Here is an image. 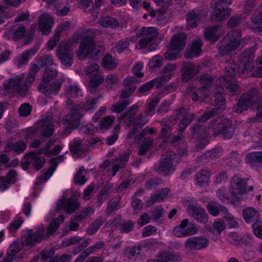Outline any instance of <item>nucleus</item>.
<instances>
[{"instance_id": "obj_1", "label": "nucleus", "mask_w": 262, "mask_h": 262, "mask_svg": "<svg viewBox=\"0 0 262 262\" xmlns=\"http://www.w3.org/2000/svg\"><path fill=\"white\" fill-rule=\"evenodd\" d=\"M80 206V203L72 198L59 200L56 205L55 211L56 213L59 212L60 214L57 217L50 222L46 234H44L45 227L42 225L37 227L35 229V231L32 229L26 230L21 238L20 243L14 241L9 246L7 250L8 255L15 258L17 257V254L23 249L24 246L32 248L36 244L46 239L54 234L60 225L63 223L64 217L63 212L60 211L63 210L64 212L72 213L78 209Z\"/></svg>"}, {"instance_id": "obj_2", "label": "nucleus", "mask_w": 262, "mask_h": 262, "mask_svg": "<svg viewBox=\"0 0 262 262\" xmlns=\"http://www.w3.org/2000/svg\"><path fill=\"white\" fill-rule=\"evenodd\" d=\"M98 100V98L91 100L89 99L82 105L75 104L72 106L70 113L65 116L62 119V122L64 125L66 133L69 134L72 130L79 126L83 112L93 110Z\"/></svg>"}, {"instance_id": "obj_3", "label": "nucleus", "mask_w": 262, "mask_h": 262, "mask_svg": "<svg viewBox=\"0 0 262 262\" xmlns=\"http://www.w3.org/2000/svg\"><path fill=\"white\" fill-rule=\"evenodd\" d=\"M105 48L102 42H94L90 38L84 37L79 46L77 55L80 60L86 58L99 59L104 54Z\"/></svg>"}, {"instance_id": "obj_4", "label": "nucleus", "mask_w": 262, "mask_h": 262, "mask_svg": "<svg viewBox=\"0 0 262 262\" xmlns=\"http://www.w3.org/2000/svg\"><path fill=\"white\" fill-rule=\"evenodd\" d=\"M57 75V71L55 69L48 68L43 74L42 81L38 84L39 91L48 97L52 98L56 95L61 88L62 81L59 79L52 83H49Z\"/></svg>"}, {"instance_id": "obj_5", "label": "nucleus", "mask_w": 262, "mask_h": 262, "mask_svg": "<svg viewBox=\"0 0 262 262\" xmlns=\"http://www.w3.org/2000/svg\"><path fill=\"white\" fill-rule=\"evenodd\" d=\"M249 38L241 39L234 37L232 34L224 36L217 43V48L219 54L223 56L228 55L236 50H241L247 42L250 41Z\"/></svg>"}, {"instance_id": "obj_6", "label": "nucleus", "mask_w": 262, "mask_h": 262, "mask_svg": "<svg viewBox=\"0 0 262 262\" xmlns=\"http://www.w3.org/2000/svg\"><path fill=\"white\" fill-rule=\"evenodd\" d=\"M215 106L213 108L205 112L201 116L197 118L196 121L200 123H204L209 119L221 113L225 108L226 99L223 95L222 89L214 90V95Z\"/></svg>"}, {"instance_id": "obj_7", "label": "nucleus", "mask_w": 262, "mask_h": 262, "mask_svg": "<svg viewBox=\"0 0 262 262\" xmlns=\"http://www.w3.org/2000/svg\"><path fill=\"white\" fill-rule=\"evenodd\" d=\"M24 77L25 75L21 74L7 80L4 84L5 95L18 94L21 96H26L28 92V87L23 85L22 82Z\"/></svg>"}, {"instance_id": "obj_8", "label": "nucleus", "mask_w": 262, "mask_h": 262, "mask_svg": "<svg viewBox=\"0 0 262 262\" xmlns=\"http://www.w3.org/2000/svg\"><path fill=\"white\" fill-rule=\"evenodd\" d=\"M177 156L178 155L173 151L166 152L160 159L159 163L154 166V170L164 176H168L171 174L175 170L173 162Z\"/></svg>"}, {"instance_id": "obj_9", "label": "nucleus", "mask_w": 262, "mask_h": 262, "mask_svg": "<svg viewBox=\"0 0 262 262\" xmlns=\"http://www.w3.org/2000/svg\"><path fill=\"white\" fill-rule=\"evenodd\" d=\"M147 120L143 114H140L139 118L133 123V127L127 135V138L134 139L135 141H140L147 134H153L155 130L153 128L145 127L140 131V129L147 122Z\"/></svg>"}, {"instance_id": "obj_10", "label": "nucleus", "mask_w": 262, "mask_h": 262, "mask_svg": "<svg viewBox=\"0 0 262 262\" xmlns=\"http://www.w3.org/2000/svg\"><path fill=\"white\" fill-rule=\"evenodd\" d=\"M218 120L215 119L210 122V126H213V135L215 137L222 134L224 138L231 139L234 133L232 121L228 119H224L216 123Z\"/></svg>"}, {"instance_id": "obj_11", "label": "nucleus", "mask_w": 262, "mask_h": 262, "mask_svg": "<svg viewBox=\"0 0 262 262\" xmlns=\"http://www.w3.org/2000/svg\"><path fill=\"white\" fill-rule=\"evenodd\" d=\"M257 96V91L255 89H252L243 94L237 104L233 107V111L236 113H241L244 111L247 110L253 105Z\"/></svg>"}, {"instance_id": "obj_12", "label": "nucleus", "mask_w": 262, "mask_h": 262, "mask_svg": "<svg viewBox=\"0 0 262 262\" xmlns=\"http://www.w3.org/2000/svg\"><path fill=\"white\" fill-rule=\"evenodd\" d=\"M137 36L141 37L139 42L140 49H144L158 36V30L155 27H142L137 32Z\"/></svg>"}, {"instance_id": "obj_13", "label": "nucleus", "mask_w": 262, "mask_h": 262, "mask_svg": "<svg viewBox=\"0 0 262 262\" xmlns=\"http://www.w3.org/2000/svg\"><path fill=\"white\" fill-rule=\"evenodd\" d=\"M233 180L234 184H233L230 188V193L232 197L231 202L234 205H238L241 201L240 194L247 191L246 186L248 179L234 176Z\"/></svg>"}, {"instance_id": "obj_14", "label": "nucleus", "mask_w": 262, "mask_h": 262, "mask_svg": "<svg viewBox=\"0 0 262 262\" xmlns=\"http://www.w3.org/2000/svg\"><path fill=\"white\" fill-rule=\"evenodd\" d=\"M72 44L71 41L61 42L57 49V55L61 63L66 67H70L73 63V54L71 50Z\"/></svg>"}, {"instance_id": "obj_15", "label": "nucleus", "mask_w": 262, "mask_h": 262, "mask_svg": "<svg viewBox=\"0 0 262 262\" xmlns=\"http://www.w3.org/2000/svg\"><path fill=\"white\" fill-rule=\"evenodd\" d=\"M209 240L203 236H193L188 238L184 244L185 249L187 252H192L207 248Z\"/></svg>"}, {"instance_id": "obj_16", "label": "nucleus", "mask_w": 262, "mask_h": 262, "mask_svg": "<svg viewBox=\"0 0 262 262\" xmlns=\"http://www.w3.org/2000/svg\"><path fill=\"white\" fill-rule=\"evenodd\" d=\"M91 242V239L90 238L83 239L82 237L80 236H74L62 241L61 245L63 247H67L78 245L72 252L73 254L76 255L86 248Z\"/></svg>"}, {"instance_id": "obj_17", "label": "nucleus", "mask_w": 262, "mask_h": 262, "mask_svg": "<svg viewBox=\"0 0 262 262\" xmlns=\"http://www.w3.org/2000/svg\"><path fill=\"white\" fill-rule=\"evenodd\" d=\"M188 213L195 220L205 224L208 221V216L205 209L200 205L190 204L187 206Z\"/></svg>"}, {"instance_id": "obj_18", "label": "nucleus", "mask_w": 262, "mask_h": 262, "mask_svg": "<svg viewBox=\"0 0 262 262\" xmlns=\"http://www.w3.org/2000/svg\"><path fill=\"white\" fill-rule=\"evenodd\" d=\"M40 135L45 138H49L54 131L53 116L48 115L38 122Z\"/></svg>"}, {"instance_id": "obj_19", "label": "nucleus", "mask_w": 262, "mask_h": 262, "mask_svg": "<svg viewBox=\"0 0 262 262\" xmlns=\"http://www.w3.org/2000/svg\"><path fill=\"white\" fill-rule=\"evenodd\" d=\"M140 82L137 78L133 76L126 78L122 82V85L126 88L123 90L119 96L120 99H125L129 97L136 89V84Z\"/></svg>"}, {"instance_id": "obj_20", "label": "nucleus", "mask_w": 262, "mask_h": 262, "mask_svg": "<svg viewBox=\"0 0 262 262\" xmlns=\"http://www.w3.org/2000/svg\"><path fill=\"white\" fill-rule=\"evenodd\" d=\"M200 70V66H195L190 62H184L182 66V80L187 82L194 75L198 74Z\"/></svg>"}, {"instance_id": "obj_21", "label": "nucleus", "mask_w": 262, "mask_h": 262, "mask_svg": "<svg viewBox=\"0 0 262 262\" xmlns=\"http://www.w3.org/2000/svg\"><path fill=\"white\" fill-rule=\"evenodd\" d=\"M254 49L250 48L249 51H244L240 56V61L243 64L244 69L251 71L254 67Z\"/></svg>"}, {"instance_id": "obj_22", "label": "nucleus", "mask_w": 262, "mask_h": 262, "mask_svg": "<svg viewBox=\"0 0 262 262\" xmlns=\"http://www.w3.org/2000/svg\"><path fill=\"white\" fill-rule=\"evenodd\" d=\"M63 158L64 156L62 155L57 158L51 159L50 160V163L51 164L50 166L47 169V172L38 179V183L39 184L43 183L48 180L56 169L58 164L62 161Z\"/></svg>"}, {"instance_id": "obj_23", "label": "nucleus", "mask_w": 262, "mask_h": 262, "mask_svg": "<svg viewBox=\"0 0 262 262\" xmlns=\"http://www.w3.org/2000/svg\"><path fill=\"white\" fill-rule=\"evenodd\" d=\"M186 38V36L184 33L175 34L170 41V50L181 52L185 46Z\"/></svg>"}, {"instance_id": "obj_24", "label": "nucleus", "mask_w": 262, "mask_h": 262, "mask_svg": "<svg viewBox=\"0 0 262 262\" xmlns=\"http://www.w3.org/2000/svg\"><path fill=\"white\" fill-rule=\"evenodd\" d=\"M190 134L193 138L196 139H200L201 137L204 139V143L202 144L200 143L198 144V146L201 148H203L207 144L208 142L206 138L207 135L205 132V128L201 125L197 123H194L192 125L191 128Z\"/></svg>"}, {"instance_id": "obj_25", "label": "nucleus", "mask_w": 262, "mask_h": 262, "mask_svg": "<svg viewBox=\"0 0 262 262\" xmlns=\"http://www.w3.org/2000/svg\"><path fill=\"white\" fill-rule=\"evenodd\" d=\"M53 24L52 17L47 14H42L39 20V28L43 34L47 35L51 31Z\"/></svg>"}, {"instance_id": "obj_26", "label": "nucleus", "mask_w": 262, "mask_h": 262, "mask_svg": "<svg viewBox=\"0 0 262 262\" xmlns=\"http://www.w3.org/2000/svg\"><path fill=\"white\" fill-rule=\"evenodd\" d=\"M17 172L14 169H10L6 177H0V191H3L8 188L11 184L16 182Z\"/></svg>"}, {"instance_id": "obj_27", "label": "nucleus", "mask_w": 262, "mask_h": 262, "mask_svg": "<svg viewBox=\"0 0 262 262\" xmlns=\"http://www.w3.org/2000/svg\"><path fill=\"white\" fill-rule=\"evenodd\" d=\"M27 148V143L23 140H20L15 143L9 141L5 147L4 151L6 152L13 151L16 154L23 152Z\"/></svg>"}, {"instance_id": "obj_28", "label": "nucleus", "mask_w": 262, "mask_h": 262, "mask_svg": "<svg viewBox=\"0 0 262 262\" xmlns=\"http://www.w3.org/2000/svg\"><path fill=\"white\" fill-rule=\"evenodd\" d=\"M176 65L174 63H168L166 65L162 71L163 75L159 79V82L157 85V88H160L168 81L171 76V73L176 69Z\"/></svg>"}, {"instance_id": "obj_29", "label": "nucleus", "mask_w": 262, "mask_h": 262, "mask_svg": "<svg viewBox=\"0 0 262 262\" xmlns=\"http://www.w3.org/2000/svg\"><path fill=\"white\" fill-rule=\"evenodd\" d=\"M138 106L136 104L130 106L128 110L122 113L119 117L120 120H123L125 125L129 127L132 124L133 125L134 122L137 119L139 116L137 118H135L136 112L134 111L137 109Z\"/></svg>"}, {"instance_id": "obj_30", "label": "nucleus", "mask_w": 262, "mask_h": 262, "mask_svg": "<svg viewBox=\"0 0 262 262\" xmlns=\"http://www.w3.org/2000/svg\"><path fill=\"white\" fill-rule=\"evenodd\" d=\"M160 259H149L147 262H176L182 259V256L171 252H162L160 253Z\"/></svg>"}, {"instance_id": "obj_31", "label": "nucleus", "mask_w": 262, "mask_h": 262, "mask_svg": "<svg viewBox=\"0 0 262 262\" xmlns=\"http://www.w3.org/2000/svg\"><path fill=\"white\" fill-rule=\"evenodd\" d=\"M25 157L29 158L31 165L36 170L40 169L45 163V158L39 156L36 150L28 152L25 155Z\"/></svg>"}, {"instance_id": "obj_32", "label": "nucleus", "mask_w": 262, "mask_h": 262, "mask_svg": "<svg viewBox=\"0 0 262 262\" xmlns=\"http://www.w3.org/2000/svg\"><path fill=\"white\" fill-rule=\"evenodd\" d=\"M220 27V26L217 25L206 28L204 32L205 39L212 44L217 41L221 37V35L217 34Z\"/></svg>"}, {"instance_id": "obj_33", "label": "nucleus", "mask_w": 262, "mask_h": 262, "mask_svg": "<svg viewBox=\"0 0 262 262\" xmlns=\"http://www.w3.org/2000/svg\"><path fill=\"white\" fill-rule=\"evenodd\" d=\"M206 208L209 213L214 216H216L220 212L226 214L228 212V210L225 206L214 201L209 202Z\"/></svg>"}, {"instance_id": "obj_34", "label": "nucleus", "mask_w": 262, "mask_h": 262, "mask_svg": "<svg viewBox=\"0 0 262 262\" xmlns=\"http://www.w3.org/2000/svg\"><path fill=\"white\" fill-rule=\"evenodd\" d=\"M239 71L238 64L233 60H230L227 62L225 67V75L222 78L227 79L234 78V76Z\"/></svg>"}, {"instance_id": "obj_35", "label": "nucleus", "mask_w": 262, "mask_h": 262, "mask_svg": "<svg viewBox=\"0 0 262 262\" xmlns=\"http://www.w3.org/2000/svg\"><path fill=\"white\" fill-rule=\"evenodd\" d=\"M38 48L34 47L33 48L26 50L16 59L17 66L21 67L26 64L32 55H34L37 51Z\"/></svg>"}, {"instance_id": "obj_36", "label": "nucleus", "mask_w": 262, "mask_h": 262, "mask_svg": "<svg viewBox=\"0 0 262 262\" xmlns=\"http://www.w3.org/2000/svg\"><path fill=\"white\" fill-rule=\"evenodd\" d=\"M103 28H110L115 29L118 28L120 26L118 20L113 17L110 16H105L101 17L97 21Z\"/></svg>"}, {"instance_id": "obj_37", "label": "nucleus", "mask_w": 262, "mask_h": 262, "mask_svg": "<svg viewBox=\"0 0 262 262\" xmlns=\"http://www.w3.org/2000/svg\"><path fill=\"white\" fill-rule=\"evenodd\" d=\"M197 229L194 227H190L186 229L176 226L173 229V234L178 237H182L188 235H192L196 233Z\"/></svg>"}, {"instance_id": "obj_38", "label": "nucleus", "mask_w": 262, "mask_h": 262, "mask_svg": "<svg viewBox=\"0 0 262 262\" xmlns=\"http://www.w3.org/2000/svg\"><path fill=\"white\" fill-rule=\"evenodd\" d=\"M200 81L204 85L197 90L199 93H203L205 95H207L208 92V88L207 85L211 84L213 81V78L211 75L208 74H204L200 76Z\"/></svg>"}, {"instance_id": "obj_39", "label": "nucleus", "mask_w": 262, "mask_h": 262, "mask_svg": "<svg viewBox=\"0 0 262 262\" xmlns=\"http://www.w3.org/2000/svg\"><path fill=\"white\" fill-rule=\"evenodd\" d=\"M203 45L202 42L200 40H194L189 50H187L185 56L188 59L199 56L201 53V47Z\"/></svg>"}, {"instance_id": "obj_40", "label": "nucleus", "mask_w": 262, "mask_h": 262, "mask_svg": "<svg viewBox=\"0 0 262 262\" xmlns=\"http://www.w3.org/2000/svg\"><path fill=\"white\" fill-rule=\"evenodd\" d=\"M113 184L106 183L101 190L97 195V204L101 205L106 200L107 197L111 193Z\"/></svg>"}, {"instance_id": "obj_41", "label": "nucleus", "mask_w": 262, "mask_h": 262, "mask_svg": "<svg viewBox=\"0 0 262 262\" xmlns=\"http://www.w3.org/2000/svg\"><path fill=\"white\" fill-rule=\"evenodd\" d=\"M221 81L223 86L229 91L231 95L236 94L238 91V85L234 78L227 79V78H221Z\"/></svg>"}, {"instance_id": "obj_42", "label": "nucleus", "mask_w": 262, "mask_h": 262, "mask_svg": "<svg viewBox=\"0 0 262 262\" xmlns=\"http://www.w3.org/2000/svg\"><path fill=\"white\" fill-rule=\"evenodd\" d=\"M258 215L257 211L252 207L247 208L243 211V217L248 223L258 221Z\"/></svg>"}, {"instance_id": "obj_43", "label": "nucleus", "mask_w": 262, "mask_h": 262, "mask_svg": "<svg viewBox=\"0 0 262 262\" xmlns=\"http://www.w3.org/2000/svg\"><path fill=\"white\" fill-rule=\"evenodd\" d=\"M251 21L254 24L255 29L257 31L262 32V8L255 10L251 18Z\"/></svg>"}, {"instance_id": "obj_44", "label": "nucleus", "mask_w": 262, "mask_h": 262, "mask_svg": "<svg viewBox=\"0 0 262 262\" xmlns=\"http://www.w3.org/2000/svg\"><path fill=\"white\" fill-rule=\"evenodd\" d=\"M232 2V0H212L210 6L214 11L230 10L228 5L231 4Z\"/></svg>"}, {"instance_id": "obj_45", "label": "nucleus", "mask_w": 262, "mask_h": 262, "mask_svg": "<svg viewBox=\"0 0 262 262\" xmlns=\"http://www.w3.org/2000/svg\"><path fill=\"white\" fill-rule=\"evenodd\" d=\"M71 152L75 156H80L85 151V149L82 145V140L75 139L70 145Z\"/></svg>"}, {"instance_id": "obj_46", "label": "nucleus", "mask_w": 262, "mask_h": 262, "mask_svg": "<svg viewBox=\"0 0 262 262\" xmlns=\"http://www.w3.org/2000/svg\"><path fill=\"white\" fill-rule=\"evenodd\" d=\"M128 159L129 154H125L120 157L119 159L116 160L115 162L116 163L113 166V176H115L120 169L125 166L126 162L128 160Z\"/></svg>"}, {"instance_id": "obj_47", "label": "nucleus", "mask_w": 262, "mask_h": 262, "mask_svg": "<svg viewBox=\"0 0 262 262\" xmlns=\"http://www.w3.org/2000/svg\"><path fill=\"white\" fill-rule=\"evenodd\" d=\"M230 12V10H221L219 11L213 10L210 13L211 19L217 21H222L229 17Z\"/></svg>"}, {"instance_id": "obj_48", "label": "nucleus", "mask_w": 262, "mask_h": 262, "mask_svg": "<svg viewBox=\"0 0 262 262\" xmlns=\"http://www.w3.org/2000/svg\"><path fill=\"white\" fill-rule=\"evenodd\" d=\"M120 200V197L117 196L113 198L107 203V208L105 210V213L106 215H110L112 212L117 210L119 207V203Z\"/></svg>"}, {"instance_id": "obj_49", "label": "nucleus", "mask_w": 262, "mask_h": 262, "mask_svg": "<svg viewBox=\"0 0 262 262\" xmlns=\"http://www.w3.org/2000/svg\"><path fill=\"white\" fill-rule=\"evenodd\" d=\"M11 31L14 40L23 38L26 34V29L23 26H14L12 28Z\"/></svg>"}, {"instance_id": "obj_50", "label": "nucleus", "mask_w": 262, "mask_h": 262, "mask_svg": "<svg viewBox=\"0 0 262 262\" xmlns=\"http://www.w3.org/2000/svg\"><path fill=\"white\" fill-rule=\"evenodd\" d=\"M102 66L104 69L112 70L117 66V63L112 55L109 54H106L102 61Z\"/></svg>"}, {"instance_id": "obj_51", "label": "nucleus", "mask_w": 262, "mask_h": 262, "mask_svg": "<svg viewBox=\"0 0 262 262\" xmlns=\"http://www.w3.org/2000/svg\"><path fill=\"white\" fill-rule=\"evenodd\" d=\"M159 101L160 98L159 97H155L145 105L144 114L145 117L152 115L154 114L155 108L159 103Z\"/></svg>"}, {"instance_id": "obj_52", "label": "nucleus", "mask_w": 262, "mask_h": 262, "mask_svg": "<svg viewBox=\"0 0 262 262\" xmlns=\"http://www.w3.org/2000/svg\"><path fill=\"white\" fill-rule=\"evenodd\" d=\"M210 173L209 172L205 169H202L198 172L195 176V180L196 183L202 186L203 184L208 182Z\"/></svg>"}, {"instance_id": "obj_53", "label": "nucleus", "mask_w": 262, "mask_h": 262, "mask_svg": "<svg viewBox=\"0 0 262 262\" xmlns=\"http://www.w3.org/2000/svg\"><path fill=\"white\" fill-rule=\"evenodd\" d=\"M64 26V25L61 24L60 26V28H58L57 29L53 37L51 38L48 41V47L50 50L53 49L59 41L61 34V30L63 29Z\"/></svg>"}, {"instance_id": "obj_54", "label": "nucleus", "mask_w": 262, "mask_h": 262, "mask_svg": "<svg viewBox=\"0 0 262 262\" xmlns=\"http://www.w3.org/2000/svg\"><path fill=\"white\" fill-rule=\"evenodd\" d=\"M94 211V208L91 207H87L77 213L75 216V219L78 222H81L83 219H86L91 214H93Z\"/></svg>"}, {"instance_id": "obj_55", "label": "nucleus", "mask_w": 262, "mask_h": 262, "mask_svg": "<svg viewBox=\"0 0 262 262\" xmlns=\"http://www.w3.org/2000/svg\"><path fill=\"white\" fill-rule=\"evenodd\" d=\"M153 139L150 137H146L144 140V142L140 145L138 151V155L139 156L144 155L151 147Z\"/></svg>"}, {"instance_id": "obj_56", "label": "nucleus", "mask_w": 262, "mask_h": 262, "mask_svg": "<svg viewBox=\"0 0 262 262\" xmlns=\"http://www.w3.org/2000/svg\"><path fill=\"white\" fill-rule=\"evenodd\" d=\"M85 73L90 78L101 76L99 74V67L96 63H93L85 68Z\"/></svg>"}, {"instance_id": "obj_57", "label": "nucleus", "mask_w": 262, "mask_h": 262, "mask_svg": "<svg viewBox=\"0 0 262 262\" xmlns=\"http://www.w3.org/2000/svg\"><path fill=\"white\" fill-rule=\"evenodd\" d=\"M85 170L83 166H81L74 177V182L79 185H83L86 181L85 177Z\"/></svg>"}, {"instance_id": "obj_58", "label": "nucleus", "mask_w": 262, "mask_h": 262, "mask_svg": "<svg viewBox=\"0 0 262 262\" xmlns=\"http://www.w3.org/2000/svg\"><path fill=\"white\" fill-rule=\"evenodd\" d=\"M104 78L102 76H97L92 78L89 85L90 91L91 93L95 92L96 89L104 81Z\"/></svg>"}, {"instance_id": "obj_59", "label": "nucleus", "mask_w": 262, "mask_h": 262, "mask_svg": "<svg viewBox=\"0 0 262 262\" xmlns=\"http://www.w3.org/2000/svg\"><path fill=\"white\" fill-rule=\"evenodd\" d=\"M194 117V114L186 115L179 123V131L181 133L184 132L188 125L193 120Z\"/></svg>"}, {"instance_id": "obj_60", "label": "nucleus", "mask_w": 262, "mask_h": 262, "mask_svg": "<svg viewBox=\"0 0 262 262\" xmlns=\"http://www.w3.org/2000/svg\"><path fill=\"white\" fill-rule=\"evenodd\" d=\"M103 223L102 219L100 217H97L86 230V233L89 235H93L99 229L100 227Z\"/></svg>"}, {"instance_id": "obj_61", "label": "nucleus", "mask_w": 262, "mask_h": 262, "mask_svg": "<svg viewBox=\"0 0 262 262\" xmlns=\"http://www.w3.org/2000/svg\"><path fill=\"white\" fill-rule=\"evenodd\" d=\"M162 56L157 55L154 56L150 59L148 63L149 69L152 71H156L157 68L162 66Z\"/></svg>"}, {"instance_id": "obj_62", "label": "nucleus", "mask_w": 262, "mask_h": 262, "mask_svg": "<svg viewBox=\"0 0 262 262\" xmlns=\"http://www.w3.org/2000/svg\"><path fill=\"white\" fill-rule=\"evenodd\" d=\"M169 192V189L168 188H164L159 193L151 196L150 198V201L152 203H154L157 202L162 201L168 196Z\"/></svg>"}, {"instance_id": "obj_63", "label": "nucleus", "mask_w": 262, "mask_h": 262, "mask_svg": "<svg viewBox=\"0 0 262 262\" xmlns=\"http://www.w3.org/2000/svg\"><path fill=\"white\" fill-rule=\"evenodd\" d=\"M199 19V14L194 11H192L187 14V20L188 21V27L194 28L196 27L198 20Z\"/></svg>"}, {"instance_id": "obj_64", "label": "nucleus", "mask_w": 262, "mask_h": 262, "mask_svg": "<svg viewBox=\"0 0 262 262\" xmlns=\"http://www.w3.org/2000/svg\"><path fill=\"white\" fill-rule=\"evenodd\" d=\"M246 157L248 162L250 163L253 162L262 163V152L248 153Z\"/></svg>"}]
</instances>
